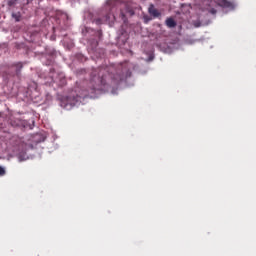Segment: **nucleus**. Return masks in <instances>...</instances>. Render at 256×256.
Masks as SVG:
<instances>
[{
    "mask_svg": "<svg viewBox=\"0 0 256 256\" xmlns=\"http://www.w3.org/2000/svg\"><path fill=\"white\" fill-rule=\"evenodd\" d=\"M148 13L152 15V17H161V12H159V10H157L153 4L149 6Z\"/></svg>",
    "mask_w": 256,
    "mask_h": 256,
    "instance_id": "39448f33",
    "label": "nucleus"
},
{
    "mask_svg": "<svg viewBox=\"0 0 256 256\" xmlns=\"http://www.w3.org/2000/svg\"><path fill=\"white\" fill-rule=\"evenodd\" d=\"M12 67H15L16 75H20L21 70L23 69V63L18 62L16 64L12 65Z\"/></svg>",
    "mask_w": 256,
    "mask_h": 256,
    "instance_id": "0eeeda50",
    "label": "nucleus"
},
{
    "mask_svg": "<svg viewBox=\"0 0 256 256\" xmlns=\"http://www.w3.org/2000/svg\"><path fill=\"white\" fill-rule=\"evenodd\" d=\"M6 173H7V171L5 170V168L0 166V177H4V175H6Z\"/></svg>",
    "mask_w": 256,
    "mask_h": 256,
    "instance_id": "1a4fd4ad",
    "label": "nucleus"
},
{
    "mask_svg": "<svg viewBox=\"0 0 256 256\" xmlns=\"http://www.w3.org/2000/svg\"><path fill=\"white\" fill-rule=\"evenodd\" d=\"M215 3L218 5V7H222V9H229L230 11L235 9V3L229 0H215Z\"/></svg>",
    "mask_w": 256,
    "mask_h": 256,
    "instance_id": "20e7f679",
    "label": "nucleus"
},
{
    "mask_svg": "<svg viewBox=\"0 0 256 256\" xmlns=\"http://www.w3.org/2000/svg\"><path fill=\"white\" fill-rule=\"evenodd\" d=\"M117 5L119 2L117 0H108L106 5L100 12V16L98 18L93 19V23L96 25H113L115 23V11H117Z\"/></svg>",
    "mask_w": 256,
    "mask_h": 256,
    "instance_id": "f03ea898",
    "label": "nucleus"
},
{
    "mask_svg": "<svg viewBox=\"0 0 256 256\" xmlns=\"http://www.w3.org/2000/svg\"><path fill=\"white\" fill-rule=\"evenodd\" d=\"M95 89H97V87H96V86H93L92 91H95Z\"/></svg>",
    "mask_w": 256,
    "mask_h": 256,
    "instance_id": "ddd939ff",
    "label": "nucleus"
},
{
    "mask_svg": "<svg viewBox=\"0 0 256 256\" xmlns=\"http://www.w3.org/2000/svg\"><path fill=\"white\" fill-rule=\"evenodd\" d=\"M166 25L169 27V29H173L177 27V22L173 18L166 19Z\"/></svg>",
    "mask_w": 256,
    "mask_h": 256,
    "instance_id": "423d86ee",
    "label": "nucleus"
},
{
    "mask_svg": "<svg viewBox=\"0 0 256 256\" xmlns=\"http://www.w3.org/2000/svg\"><path fill=\"white\" fill-rule=\"evenodd\" d=\"M12 17L16 23H19L21 21V12L12 13Z\"/></svg>",
    "mask_w": 256,
    "mask_h": 256,
    "instance_id": "6e6552de",
    "label": "nucleus"
},
{
    "mask_svg": "<svg viewBox=\"0 0 256 256\" xmlns=\"http://www.w3.org/2000/svg\"><path fill=\"white\" fill-rule=\"evenodd\" d=\"M143 19H144V23L147 24V23H149V21H151L152 18L150 16L144 15Z\"/></svg>",
    "mask_w": 256,
    "mask_h": 256,
    "instance_id": "9b49d317",
    "label": "nucleus"
},
{
    "mask_svg": "<svg viewBox=\"0 0 256 256\" xmlns=\"http://www.w3.org/2000/svg\"><path fill=\"white\" fill-rule=\"evenodd\" d=\"M210 13L212 15H216L217 14V10L215 8H212V9H210Z\"/></svg>",
    "mask_w": 256,
    "mask_h": 256,
    "instance_id": "f8f14e48",
    "label": "nucleus"
},
{
    "mask_svg": "<svg viewBox=\"0 0 256 256\" xmlns=\"http://www.w3.org/2000/svg\"><path fill=\"white\" fill-rule=\"evenodd\" d=\"M131 77V68L129 67V62H124L115 66H105L99 67L91 72V81L96 85H106L107 79H110L114 85L121 83Z\"/></svg>",
    "mask_w": 256,
    "mask_h": 256,
    "instance_id": "f257e3e1",
    "label": "nucleus"
},
{
    "mask_svg": "<svg viewBox=\"0 0 256 256\" xmlns=\"http://www.w3.org/2000/svg\"><path fill=\"white\" fill-rule=\"evenodd\" d=\"M71 105H75V103L71 104Z\"/></svg>",
    "mask_w": 256,
    "mask_h": 256,
    "instance_id": "4468645a",
    "label": "nucleus"
},
{
    "mask_svg": "<svg viewBox=\"0 0 256 256\" xmlns=\"http://www.w3.org/2000/svg\"><path fill=\"white\" fill-rule=\"evenodd\" d=\"M13 5H17V0H9L8 7H13Z\"/></svg>",
    "mask_w": 256,
    "mask_h": 256,
    "instance_id": "9d476101",
    "label": "nucleus"
},
{
    "mask_svg": "<svg viewBox=\"0 0 256 256\" xmlns=\"http://www.w3.org/2000/svg\"><path fill=\"white\" fill-rule=\"evenodd\" d=\"M126 14L130 15V17H133V15H135V11L133 10V7H131V4L129 3H123L120 5L119 17L122 19L124 23H127Z\"/></svg>",
    "mask_w": 256,
    "mask_h": 256,
    "instance_id": "7ed1b4c3",
    "label": "nucleus"
}]
</instances>
